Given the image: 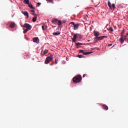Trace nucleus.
I'll list each match as a JSON object with an SVG mask.
<instances>
[{
	"label": "nucleus",
	"instance_id": "23",
	"mask_svg": "<svg viewBox=\"0 0 128 128\" xmlns=\"http://www.w3.org/2000/svg\"><path fill=\"white\" fill-rule=\"evenodd\" d=\"M112 8H113L114 10H116V6L115 4H112Z\"/></svg>",
	"mask_w": 128,
	"mask_h": 128
},
{
	"label": "nucleus",
	"instance_id": "21",
	"mask_svg": "<svg viewBox=\"0 0 128 128\" xmlns=\"http://www.w3.org/2000/svg\"><path fill=\"white\" fill-rule=\"evenodd\" d=\"M108 4L110 8V9H112V6L111 5V2H108Z\"/></svg>",
	"mask_w": 128,
	"mask_h": 128
},
{
	"label": "nucleus",
	"instance_id": "9",
	"mask_svg": "<svg viewBox=\"0 0 128 128\" xmlns=\"http://www.w3.org/2000/svg\"><path fill=\"white\" fill-rule=\"evenodd\" d=\"M22 13L24 16H26L27 18H29L28 13V12H22Z\"/></svg>",
	"mask_w": 128,
	"mask_h": 128
},
{
	"label": "nucleus",
	"instance_id": "34",
	"mask_svg": "<svg viewBox=\"0 0 128 128\" xmlns=\"http://www.w3.org/2000/svg\"><path fill=\"white\" fill-rule=\"evenodd\" d=\"M86 76V74H84L83 75L82 78H85Z\"/></svg>",
	"mask_w": 128,
	"mask_h": 128
},
{
	"label": "nucleus",
	"instance_id": "11",
	"mask_svg": "<svg viewBox=\"0 0 128 128\" xmlns=\"http://www.w3.org/2000/svg\"><path fill=\"white\" fill-rule=\"evenodd\" d=\"M38 41H39L38 38H37V37L34 38H33V42H34L38 43Z\"/></svg>",
	"mask_w": 128,
	"mask_h": 128
},
{
	"label": "nucleus",
	"instance_id": "6",
	"mask_svg": "<svg viewBox=\"0 0 128 128\" xmlns=\"http://www.w3.org/2000/svg\"><path fill=\"white\" fill-rule=\"evenodd\" d=\"M78 36H79V34H74L73 38H72V42H76Z\"/></svg>",
	"mask_w": 128,
	"mask_h": 128
},
{
	"label": "nucleus",
	"instance_id": "30",
	"mask_svg": "<svg viewBox=\"0 0 128 128\" xmlns=\"http://www.w3.org/2000/svg\"><path fill=\"white\" fill-rule=\"evenodd\" d=\"M31 14H32V15L35 16H37V15H36V14H34V13H31Z\"/></svg>",
	"mask_w": 128,
	"mask_h": 128
},
{
	"label": "nucleus",
	"instance_id": "19",
	"mask_svg": "<svg viewBox=\"0 0 128 128\" xmlns=\"http://www.w3.org/2000/svg\"><path fill=\"white\" fill-rule=\"evenodd\" d=\"M60 34V32H53V35L55 36H58Z\"/></svg>",
	"mask_w": 128,
	"mask_h": 128
},
{
	"label": "nucleus",
	"instance_id": "2",
	"mask_svg": "<svg viewBox=\"0 0 128 128\" xmlns=\"http://www.w3.org/2000/svg\"><path fill=\"white\" fill-rule=\"evenodd\" d=\"M82 80V76L80 75L76 76L72 79L73 82L74 84H78Z\"/></svg>",
	"mask_w": 128,
	"mask_h": 128
},
{
	"label": "nucleus",
	"instance_id": "33",
	"mask_svg": "<svg viewBox=\"0 0 128 128\" xmlns=\"http://www.w3.org/2000/svg\"><path fill=\"white\" fill-rule=\"evenodd\" d=\"M31 12H33V13H34L35 12V11L34 10H31Z\"/></svg>",
	"mask_w": 128,
	"mask_h": 128
},
{
	"label": "nucleus",
	"instance_id": "13",
	"mask_svg": "<svg viewBox=\"0 0 128 128\" xmlns=\"http://www.w3.org/2000/svg\"><path fill=\"white\" fill-rule=\"evenodd\" d=\"M83 45L82 43H80V42H76V46L77 48H79V46Z\"/></svg>",
	"mask_w": 128,
	"mask_h": 128
},
{
	"label": "nucleus",
	"instance_id": "8",
	"mask_svg": "<svg viewBox=\"0 0 128 128\" xmlns=\"http://www.w3.org/2000/svg\"><path fill=\"white\" fill-rule=\"evenodd\" d=\"M24 27L29 30H31L32 28V26L28 24H24Z\"/></svg>",
	"mask_w": 128,
	"mask_h": 128
},
{
	"label": "nucleus",
	"instance_id": "20",
	"mask_svg": "<svg viewBox=\"0 0 128 128\" xmlns=\"http://www.w3.org/2000/svg\"><path fill=\"white\" fill-rule=\"evenodd\" d=\"M36 20H37V16H34L33 18H32V22H35L36 21Z\"/></svg>",
	"mask_w": 128,
	"mask_h": 128
},
{
	"label": "nucleus",
	"instance_id": "4",
	"mask_svg": "<svg viewBox=\"0 0 128 128\" xmlns=\"http://www.w3.org/2000/svg\"><path fill=\"white\" fill-rule=\"evenodd\" d=\"M128 33H127V36H124V35L122 36V37L120 40L121 44H122L124 42V40H128Z\"/></svg>",
	"mask_w": 128,
	"mask_h": 128
},
{
	"label": "nucleus",
	"instance_id": "15",
	"mask_svg": "<svg viewBox=\"0 0 128 128\" xmlns=\"http://www.w3.org/2000/svg\"><path fill=\"white\" fill-rule=\"evenodd\" d=\"M47 28H48V26L45 24H44L42 26V29L43 30H46Z\"/></svg>",
	"mask_w": 128,
	"mask_h": 128
},
{
	"label": "nucleus",
	"instance_id": "17",
	"mask_svg": "<svg viewBox=\"0 0 128 128\" xmlns=\"http://www.w3.org/2000/svg\"><path fill=\"white\" fill-rule=\"evenodd\" d=\"M58 21L57 18H54L52 20V23L56 24V23Z\"/></svg>",
	"mask_w": 128,
	"mask_h": 128
},
{
	"label": "nucleus",
	"instance_id": "24",
	"mask_svg": "<svg viewBox=\"0 0 128 128\" xmlns=\"http://www.w3.org/2000/svg\"><path fill=\"white\" fill-rule=\"evenodd\" d=\"M84 56H83L82 54H79V55H78V58H84Z\"/></svg>",
	"mask_w": 128,
	"mask_h": 128
},
{
	"label": "nucleus",
	"instance_id": "18",
	"mask_svg": "<svg viewBox=\"0 0 128 128\" xmlns=\"http://www.w3.org/2000/svg\"><path fill=\"white\" fill-rule=\"evenodd\" d=\"M24 2L26 4H30L29 0H24Z\"/></svg>",
	"mask_w": 128,
	"mask_h": 128
},
{
	"label": "nucleus",
	"instance_id": "7",
	"mask_svg": "<svg viewBox=\"0 0 128 128\" xmlns=\"http://www.w3.org/2000/svg\"><path fill=\"white\" fill-rule=\"evenodd\" d=\"M80 54H82L83 55H88L92 53V52H84L83 50H80L79 51Z\"/></svg>",
	"mask_w": 128,
	"mask_h": 128
},
{
	"label": "nucleus",
	"instance_id": "1",
	"mask_svg": "<svg viewBox=\"0 0 128 128\" xmlns=\"http://www.w3.org/2000/svg\"><path fill=\"white\" fill-rule=\"evenodd\" d=\"M94 34L96 38H94V40L96 41L100 40H104V38H107V36H100V33L98 31H94Z\"/></svg>",
	"mask_w": 128,
	"mask_h": 128
},
{
	"label": "nucleus",
	"instance_id": "16",
	"mask_svg": "<svg viewBox=\"0 0 128 128\" xmlns=\"http://www.w3.org/2000/svg\"><path fill=\"white\" fill-rule=\"evenodd\" d=\"M28 6H29L30 8L33 9V10L34 9V8L33 6L32 5V4L31 3H29V4H28Z\"/></svg>",
	"mask_w": 128,
	"mask_h": 128
},
{
	"label": "nucleus",
	"instance_id": "27",
	"mask_svg": "<svg viewBox=\"0 0 128 128\" xmlns=\"http://www.w3.org/2000/svg\"><path fill=\"white\" fill-rule=\"evenodd\" d=\"M28 30H28V29L24 30V33L25 34H26Z\"/></svg>",
	"mask_w": 128,
	"mask_h": 128
},
{
	"label": "nucleus",
	"instance_id": "3",
	"mask_svg": "<svg viewBox=\"0 0 128 128\" xmlns=\"http://www.w3.org/2000/svg\"><path fill=\"white\" fill-rule=\"evenodd\" d=\"M52 60H53L52 56V55L49 56L46 58L44 63L45 64H48Z\"/></svg>",
	"mask_w": 128,
	"mask_h": 128
},
{
	"label": "nucleus",
	"instance_id": "28",
	"mask_svg": "<svg viewBox=\"0 0 128 128\" xmlns=\"http://www.w3.org/2000/svg\"><path fill=\"white\" fill-rule=\"evenodd\" d=\"M53 0H46V1L48 2H52V3H53Z\"/></svg>",
	"mask_w": 128,
	"mask_h": 128
},
{
	"label": "nucleus",
	"instance_id": "10",
	"mask_svg": "<svg viewBox=\"0 0 128 128\" xmlns=\"http://www.w3.org/2000/svg\"><path fill=\"white\" fill-rule=\"evenodd\" d=\"M16 26V24L14 22H12L10 24V28H13L15 27Z\"/></svg>",
	"mask_w": 128,
	"mask_h": 128
},
{
	"label": "nucleus",
	"instance_id": "22",
	"mask_svg": "<svg viewBox=\"0 0 128 128\" xmlns=\"http://www.w3.org/2000/svg\"><path fill=\"white\" fill-rule=\"evenodd\" d=\"M108 30L110 32H114V29L112 27H110L109 29H108Z\"/></svg>",
	"mask_w": 128,
	"mask_h": 128
},
{
	"label": "nucleus",
	"instance_id": "26",
	"mask_svg": "<svg viewBox=\"0 0 128 128\" xmlns=\"http://www.w3.org/2000/svg\"><path fill=\"white\" fill-rule=\"evenodd\" d=\"M58 58H55V64H58Z\"/></svg>",
	"mask_w": 128,
	"mask_h": 128
},
{
	"label": "nucleus",
	"instance_id": "12",
	"mask_svg": "<svg viewBox=\"0 0 128 128\" xmlns=\"http://www.w3.org/2000/svg\"><path fill=\"white\" fill-rule=\"evenodd\" d=\"M58 22V26H59V27H60L62 26V24L65 23V22H62L60 20H59Z\"/></svg>",
	"mask_w": 128,
	"mask_h": 128
},
{
	"label": "nucleus",
	"instance_id": "35",
	"mask_svg": "<svg viewBox=\"0 0 128 128\" xmlns=\"http://www.w3.org/2000/svg\"><path fill=\"white\" fill-rule=\"evenodd\" d=\"M120 6H121V8H123L124 6H122V5H120Z\"/></svg>",
	"mask_w": 128,
	"mask_h": 128
},
{
	"label": "nucleus",
	"instance_id": "5",
	"mask_svg": "<svg viewBox=\"0 0 128 128\" xmlns=\"http://www.w3.org/2000/svg\"><path fill=\"white\" fill-rule=\"evenodd\" d=\"M70 24H72L74 26V30H77L80 26L79 24H76L74 22H70Z\"/></svg>",
	"mask_w": 128,
	"mask_h": 128
},
{
	"label": "nucleus",
	"instance_id": "31",
	"mask_svg": "<svg viewBox=\"0 0 128 128\" xmlns=\"http://www.w3.org/2000/svg\"><path fill=\"white\" fill-rule=\"evenodd\" d=\"M41 3L40 2H38V4H37V6H40Z\"/></svg>",
	"mask_w": 128,
	"mask_h": 128
},
{
	"label": "nucleus",
	"instance_id": "29",
	"mask_svg": "<svg viewBox=\"0 0 128 128\" xmlns=\"http://www.w3.org/2000/svg\"><path fill=\"white\" fill-rule=\"evenodd\" d=\"M124 30H122V36H124Z\"/></svg>",
	"mask_w": 128,
	"mask_h": 128
},
{
	"label": "nucleus",
	"instance_id": "25",
	"mask_svg": "<svg viewBox=\"0 0 128 128\" xmlns=\"http://www.w3.org/2000/svg\"><path fill=\"white\" fill-rule=\"evenodd\" d=\"M48 52V50H45L44 53V54H46Z\"/></svg>",
	"mask_w": 128,
	"mask_h": 128
},
{
	"label": "nucleus",
	"instance_id": "14",
	"mask_svg": "<svg viewBox=\"0 0 128 128\" xmlns=\"http://www.w3.org/2000/svg\"><path fill=\"white\" fill-rule=\"evenodd\" d=\"M102 108H104L105 110H108V107L107 106H106L104 104L102 105Z\"/></svg>",
	"mask_w": 128,
	"mask_h": 128
},
{
	"label": "nucleus",
	"instance_id": "36",
	"mask_svg": "<svg viewBox=\"0 0 128 128\" xmlns=\"http://www.w3.org/2000/svg\"><path fill=\"white\" fill-rule=\"evenodd\" d=\"M115 46V44H114L113 46H112V48L114 47Z\"/></svg>",
	"mask_w": 128,
	"mask_h": 128
},
{
	"label": "nucleus",
	"instance_id": "32",
	"mask_svg": "<svg viewBox=\"0 0 128 128\" xmlns=\"http://www.w3.org/2000/svg\"><path fill=\"white\" fill-rule=\"evenodd\" d=\"M112 46V44H108V46Z\"/></svg>",
	"mask_w": 128,
	"mask_h": 128
}]
</instances>
